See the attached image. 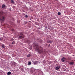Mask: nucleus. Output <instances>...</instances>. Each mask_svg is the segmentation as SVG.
Returning <instances> with one entry per match:
<instances>
[{
	"label": "nucleus",
	"mask_w": 75,
	"mask_h": 75,
	"mask_svg": "<svg viewBox=\"0 0 75 75\" xmlns=\"http://www.w3.org/2000/svg\"><path fill=\"white\" fill-rule=\"evenodd\" d=\"M1 47H2V48H4L5 47L4 45H2Z\"/></svg>",
	"instance_id": "9b49d317"
},
{
	"label": "nucleus",
	"mask_w": 75,
	"mask_h": 75,
	"mask_svg": "<svg viewBox=\"0 0 75 75\" xmlns=\"http://www.w3.org/2000/svg\"><path fill=\"white\" fill-rule=\"evenodd\" d=\"M11 3H14V1L13 0H11Z\"/></svg>",
	"instance_id": "9d476101"
},
{
	"label": "nucleus",
	"mask_w": 75,
	"mask_h": 75,
	"mask_svg": "<svg viewBox=\"0 0 75 75\" xmlns=\"http://www.w3.org/2000/svg\"><path fill=\"white\" fill-rule=\"evenodd\" d=\"M64 61H65V58L63 57L62 59V62H64Z\"/></svg>",
	"instance_id": "423d86ee"
},
{
	"label": "nucleus",
	"mask_w": 75,
	"mask_h": 75,
	"mask_svg": "<svg viewBox=\"0 0 75 75\" xmlns=\"http://www.w3.org/2000/svg\"><path fill=\"white\" fill-rule=\"evenodd\" d=\"M59 68H60V67L57 66L56 67L55 69L56 70H58V69H59Z\"/></svg>",
	"instance_id": "20e7f679"
},
{
	"label": "nucleus",
	"mask_w": 75,
	"mask_h": 75,
	"mask_svg": "<svg viewBox=\"0 0 75 75\" xmlns=\"http://www.w3.org/2000/svg\"><path fill=\"white\" fill-rule=\"evenodd\" d=\"M21 36L19 37V39H22V38H24V35H23V34L22 33H20Z\"/></svg>",
	"instance_id": "f03ea898"
},
{
	"label": "nucleus",
	"mask_w": 75,
	"mask_h": 75,
	"mask_svg": "<svg viewBox=\"0 0 75 75\" xmlns=\"http://www.w3.org/2000/svg\"><path fill=\"white\" fill-rule=\"evenodd\" d=\"M12 31H14V30H12Z\"/></svg>",
	"instance_id": "6ab92c4d"
},
{
	"label": "nucleus",
	"mask_w": 75,
	"mask_h": 75,
	"mask_svg": "<svg viewBox=\"0 0 75 75\" xmlns=\"http://www.w3.org/2000/svg\"><path fill=\"white\" fill-rule=\"evenodd\" d=\"M11 41H14V39L13 38H12L11 39Z\"/></svg>",
	"instance_id": "dca6fc26"
},
{
	"label": "nucleus",
	"mask_w": 75,
	"mask_h": 75,
	"mask_svg": "<svg viewBox=\"0 0 75 75\" xmlns=\"http://www.w3.org/2000/svg\"><path fill=\"white\" fill-rule=\"evenodd\" d=\"M49 43H50V44H51L52 43V41H51V40H50V42H49Z\"/></svg>",
	"instance_id": "f3484780"
},
{
	"label": "nucleus",
	"mask_w": 75,
	"mask_h": 75,
	"mask_svg": "<svg viewBox=\"0 0 75 75\" xmlns=\"http://www.w3.org/2000/svg\"><path fill=\"white\" fill-rule=\"evenodd\" d=\"M15 44V42H13L12 44Z\"/></svg>",
	"instance_id": "2eb2a0df"
},
{
	"label": "nucleus",
	"mask_w": 75,
	"mask_h": 75,
	"mask_svg": "<svg viewBox=\"0 0 75 75\" xmlns=\"http://www.w3.org/2000/svg\"><path fill=\"white\" fill-rule=\"evenodd\" d=\"M35 47H36V49L35 50L37 51L39 53H42L43 51V48L41 47H39V46L37 45H35Z\"/></svg>",
	"instance_id": "f257e3e1"
},
{
	"label": "nucleus",
	"mask_w": 75,
	"mask_h": 75,
	"mask_svg": "<svg viewBox=\"0 0 75 75\" xmlns=\"http://www.w3.org/2000/svg\"><path fill=\"white\" fill-rule=\"evenodd\" d=\"M31 57V54H29L27 55V57Z\"/></svg>",
	"instance_id": "6e6552de"
},
{
	"label": "nucleus",
	"mask_w": 75,
	"mask_h": 75,
	"mask_svg": "<svg viewBox=\"0 0 75 75\" xmlns=\"http://www.w3.org/2000/svg\"><path fill=\"white\" fill-rule=\"evenodd\" d=\"M50 40H49L47 41V42H48V43H50Z\"/></svg>",
	"instance_id": "a211bd4d"
},
{
	"label": "nucleus",
	"mask_w": 75,
	"mask_h": 75,
	"mask_svg": "<svg viewBox=\"0 0 75 75\" xmlns=\"http://www.w3.org/2000/svg\"><path fill=\"white\" fill-rule=\"evenodd\" d=\"M69 64L70 65H73L74 64V63H73V62H71L69 63Z\"/></svg>",
	"instance_id": "1a4fd4ad"
},
{
	"label": "nucleus",
	"mask_w": 75,
	"mask_h": 75,
	"mask_svg": "<svg viewBox=\"0 0 75 75\" xmlns=\"http://www.w3.org/2000/svg\"><path fill=\"white\" fill-rule=\"evenodd\" d=\"M25 17H26V18H27V17H28V16H27V15H26L25 16Z\"/></svg>",
	"instance_id": "4468645a"
},
{
	"label": "nucleus",
	"mask_w": 75,
	"mask_h": 75,
	"mask_svg": "<svg viewBox=\"0 0 75 75\" xmlns=\"http://www.w3.org/2000/svg\"><path fill=\"white\" fill-rule=\"evenodd\" d=\"M33 63L34 65H37L38 64V61H35Z\"/></svg>",
	"instance_id": "7ed1b4c3"
},
{
	"label": "nucleus",
	"mask_w": 75,
	"mask_h": 75,
	"mask_svg": "<svg viewBox=\"0 0 75 75\" xmlns=\"http://www.w3.org/2000/svg\"><path fill=\"white\" fill-rule=\"evenodd\" d=\"M5 7H6L5 5H2V8H5Z\"/></svg>",
	"instance_id": "0eeeda50"
},
{
	"label": "nucleus",
	"mask_w": 75,
	"mask_h": 75,
	"mask_svg": "<svg viewBox=\"0 0 75 75\" xmlns=\"http://www.w3.org/2000/svg\"><path fill=\"white\" fill-rule=\"evenodd\" d=\"M58 15H61V13L58 12Z\"/></svg>",
	"instance_id": "ddd939ff"
},
{
	"label": "nucleus",
	"mask_w": 75,
	"mask_h": 75,
	"mask_svg": "<svg viewBox=\"0 0 75 75\" xmlns=\"http://www.w3.org/2000/svg\"><path fill=\"white\" fill-rule=\"evenodd\" d=\"M11 73L10 71H9L7 73V75H11Z\"/></svg>",
	"instance_id": "39448f33"
},
{
	"label": "nucleus",
	"mask_w": 75,
	"mask_h": 75,
	"mask_svg": "<svg viewBox=\"0 0 75 75\" xmlns=\"http://www.w3.org/2000/svg\"><path fill=\"white\" fill-rule=\"evenodd\" d=\"M28 65H31V62H29L28 63Z\"/></svg>",
	"instance_id": "f8f14e48"
}]
</instances>
